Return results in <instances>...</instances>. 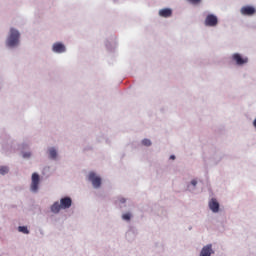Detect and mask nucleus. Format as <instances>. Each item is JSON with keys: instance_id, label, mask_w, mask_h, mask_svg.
Segmentation results:
<instances>
[{"instance_id": "nucleus-19", "label": "nucleus", "mask_w": 256, "mask_h": 256, "mask_svg": "<svg viewBox=\"0 0 256 256\" xmlns=\"http://www.w3.org/2000/svg\"><path fill=\"white\" fill-rule=\"evenodd\" d=\"M191 185H193V187H195L197 185V180H192Z\"/></svg>"}, {"instance_id": "nucleus-11", "label": "nucleus", "mask_w": 256, "mask_h": 256, "mask_svg": "<svg viewBox=\"0 0 256 256\" xmlns=\"http://www.w3.org/2000/svg\"><path fill=\"white\" fill-rule=\"evenodd\" d=\"M159 15L164 18L171 17V15H173V11L169 8H164L159 11Z\"/></svg>"}, {"instance_id": "nucleus-16", "label": "nucleus", "mask_w": 256, "mask_h": 256, "mask_svg": "<svg viewBox=\"0 0 256 256\" xmlns=\"http://www.w3.org/2000/svg\"><path fill=\"white\" fill-rule=\"evenodd\" d=\"M142 145H144L145 147H151V140L149 139L142 140Z\"/></svg>"}, {"instance_id": "nucleus-20", "label": "nucleus", "mask_w": 256, "mask_h": 256, "mask_svg": "<svg viewBox=\"0 0 256 256\" xmlns=\"http://www.w3.org/2000/svg\"><path fill=\"white\" fill-rule=\"evenodd\" d=\"M127 200H125V198H121L120 199V203H125Z\"/></svg>"}, {"instance_id": "nucleus-5", "label": "nucleus", "mask_w": 256, "mask_h": 256, "mask_svg": "<svg viewBox=\"0 0 256 256\" xmlns=\"http://www.w3.org/2000/svg\"><path fill=\"white\" fill-rule=\"evenodd\" d=\"M233 61H235L238 65H245L249 61L248 58H242L241 54L235 53L232 55Z\"/></svg>"}, {"instance_id": "nucleus-12", "label": "nucleus", "mask_w": 256, "mask_h": 256, "mask_svg": "<svg viewBox=\"0 0 256 256\" xmlns=\"http://www.w3.org/2000/svg\"><path fill=\"white\" fill-rule=\"evenodd\" d=\"M62 206L61 204H59V202H55L52 206H51V211L52 213H59V211H61Z\"/></svg>"}, {"instance_id": "nucleus-8", "label": "nucleus", "mask_w": 256, "mask_h": 256, "mask_svg": "<svg viewBox=\"0 0 256 256\" xmlns=\"http://www.w3.org/2000/svg\"><path fill=\"white\" fill-rule=\"evenodd\" d=\"M209 208L213 213H219V202L217 201V199L212 198L209 201Z\"/></svg>"}, {"instance_id": "nucleus-22", "label": "nucleus", "mask_w": 256, "mask_h": 256, "mask_svg": "<svg viewBox=\"0 0 256 256\" xmlns=\"http://www.w3.org/2000/svg\"><path fill=\"white\" fill-rule=\"evenodd\" d=\"M24 157H31V154H24Z\"/></svg>"}, {"instance_id": "nucleus-7", "label": "nucleus", "mask_w": 256, "mask_h": 256, "mask_svg": "<svg viewBox=\"0 0 256 256\" xmlns=\"http://www.w3.org/2000/svg\"><path fill=\"white\" fill-rule=\"evenodd\" d=\"M60 205L62 209H69L73 205V200L69 197H64L60 199Z\"/></svg>"}, {"instance_id": "nucleus-17", "label": "nucleus", "mask_w": 256, "mask_h": 256, "mask_svg": "<svg viewBox=\"0 0 256 256\" xmlns=\"http://www.w3.org/2000/svg\"><path fill=\"white\" fill-rule=\"evenodd\" d=\"M122 219H124V221H131V214L130 213L123 214Z\"/></svg>"}, {"instance_id": "nucleus-1", "label": "nucleus", "mask_w": 256, "mask_h": 256, "mask_svg": "<svg viewBox=\"0 0 256 256\" xmlns=\"http://www.w3.org/2000/svg\"><path fill=\"white\" fill-rule=\"evenodd\" d=\"M19 37H21V34H19V31L15 30V28H11L10 35L6 42L7 46L16 47V45H19Z\"/></svg>"}, {"instance_id": "nucleus-21", "label": "nucleus", "mask_w": 256, "mask_h": 256, "mask_svg": "<svg viewBox=\"0 0 256 256\" xmlns=\"http://www.w3.org/2000/svg\"><path fill=\"white\" fill-rule=\"evenodd\" d=\"M170 159L175 160V155H171Z\"/></svg>"}, {"instance_id": "nucleus-15", "label": "nucleus", "mask_w": 256, "mask_h": 256, "mask_svg": "<svg viewBox=\"0 0 256 256\" xmlns=\"http://www.w3.org/2000/svg\"><path fill=\"white\" fill-rule=\"evenodd\" d=\"M18 230L20 231V233H24L25 235H29V230L27 229L26 226H20V227H18Z\"/></svg>"}, {"instance_id": "nucleus-10", "label": "nucleus", "mask_w": 256, "mask_h": 256, "mask_svg": "<svg viewBox=\"0 0 256 256\" xmlns=\"http://www.w3.org/2000/svg\"><path fill=\"white\" fill-rule=\"evenodd\" d=\"M212 253H213V248H212V245L209 244L202 248L200 252V256H211Z\"/></svg>"}, {"instance_id": "nucleus-3", "label": "nucleus", "mask_w": 256, "mask_h": 256, "mask_svg": "<svg viewBox=\"0 0 256 256\" xmlns=\"http://www.w3.org/2000/svg\"><path fill=\"white\" fill-rule=\"evenodd\" d=\"M205 25L206 27H217V24L219 23V19H217V16L213 14H209L205 19Z\"/></svg>"}, {"instance_id": "nucleus-18", "label": "nucleus", "mask_w": 256, "mask_h": 256, "mask_svg": "<svg viewBox=\"0 0 256 256\" xmlns=\"http://www.w3.org/2000/svg\"><path fill=\"white\" fill-rule=\"evenodd\" d=\"M189 3H192V5H199V2L201 0H187Z\"/></svg>"}, {"instance_id": "nucleus-6", "label": "nucleus", "mask_w": 256, "mask_h": 256, "mask_svg": "<svg viewBox=\"0 0 256 256\" xmlns=\"http://www.w3.org/2000/svg\"><path fill=\"white\" fill-rule=\"evenodd\" d=\"M240 11L242 15H247V16L255 15L256 13L255 7L253 6H244L241 8Z\"/></svg>"}, {"instance_id": "nucleus-2", "label": "nucleus", "mask_w": 256, "mask_h": 256, "mask_svg": "<svg viewBox=\"0 0 256 256\" xmlns=\"http://www.w3.org/2000/svg\"><path fill=\"white\" fill-rule=\"evenodd\" d=\"M89 181H91L93 187L95 189H99L101 187V178L95 174V172H90L88 175Z\"/></svg>"}, {"instance_id": "nucleus-9", "label": "nucleus", "mask_w": 256, "mask_h": 256, "mask_svg": "<svg viewBox=\"0 0 256 256\" xmlns=\"http://www.w3.org/2000/svg\"><path fill=\"white\" fill-rule=\"evenodd\" d=\"M52 51H54V53H65V45H63L60 42H57L53 44Z\"/></svg>"}, {"instance_id": "nucleus-13", "label": "nucleus", "mask_w": 256, "mask_h": 256, "mask_svg": "<svg viewBox=\"0 0 256 256\" xmlns=\"http://www.w3.org/2000/svg\"><path fill=\"white\" fill-rule=\"evenodd\" d=\"M49 156L50 159H57V150H55V148H51L49 150Z\"/></svg>"}, {"instance_id": "nucleus-4", "label": "nucleus", "mask_w": 256, "mask_h": 256, "mask_svg": "<svg viewBox=\"0 0 256 256\" xmlns=\"http://www.w3.org/2000/svg\"><path fill=\"white\" fill-rule=\"evenodd\" d=\"M39 174L37 173H33L32 174V182H31V186L30 189L31 191H33V193H37V191H39Z\"/></svg>"}, {"instance_id": "nucleus-14", "label": "nucleus", "mask_w": 256, "mask_h": 256, "mask_svg": "<svg viewBox=\"0 0 256 256\" xmlns=\"http://www.w3.org/2000/svg\"><path fill=\"white\" fill-rule=\"evenodd\" d=\"M9 173V168L7 166L0 167V175H7Z\"/></svg>"}]
</instances>
